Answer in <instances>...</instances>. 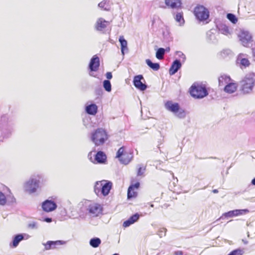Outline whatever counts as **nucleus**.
<instances>
[{
	"instance_id": "1",
	"label": "nucleus",
	"mask_w": 255,
	"mask_h": 255,
	"mask_svg": "<svg viewBox=\"0 0 255 255\" xmlns=\"http://www.w3.org/2000/svg\"><path fill=\"white\" fill-rule=\"evenodd\" d=\"M189 93L191 97L196 99H202L209 94L205 85L202 83H194L190 87Z\"/></svg>"
},
{
	"instance_id": "2",
	"label": "nucleus",
	"mask_w": 255,
	"mask_h": 255,
	"mask_svg": "<svg viewBox=\"0 0 255 255\" xmlns=\"http://www.w3.org/2000/svg\"><path fill=\"white\" fill-rule=\"evenodd\" d=\"M164 107L180 119H183L186 117V113L185 110L181 108L178 103L169 100L165 102Z\"/></svg>"
},
{
	"instance_id": "3",
	"label": "nucleus",
	"mask_w": 255,
	"mask_h": 255,
	"mask_svg": "<svg viewBox=\"0 0 255 255\" xmlns=\"http://www.w3.org/2000/svg\"><path fill=\"white\" fill-rule=\"evenodd\" d=\"M81 207V211L83 213L88 212L91 215L97 216L102 212V208L100 204L92 203L90 201H85L84 203L79 204Z\"/></svg>"
},
{
	"instance_id": "4",
	"label": "nucleus",
	"mask_w": 255,
	"mask_h": 255,
	"mask_svg": "<svg viewBox=\"0 0 255 255\" xmlns=\"http://www.w3.org/2000/svg\"><path fill=\"white\" fill-rule=\"evenodd\" d=\"M41 175H33L24 184L25 190L29 194L35 193L39 187V184L42 181Z\"/></svg>"
},
{
	"instance_id": "5",
	"label": "nucleus",
	"mask_w": 255,
	"mask_h": 255,
	"mask_svg": "<svg viewBox=\"0 0 255 255\" xmlns=\"http://www.w3.org/2000/svg\"><path fill=\"white\" fill-rule=\"evenodd\" d=\"M241 90L244 94H248L252 92L255 85V79L253 74L247 75L240 81Z\"/></svg>"
},
{
	"instance_id": "6",
	"label": "nucleus",
	"mask_w": 255,
	"mask_h": 255,
	"mask_svg": "<svg viewBox=\"0 0 255 255\" xmlns=\"http://www.w3.org/2000/svg\"><path fill=\"white\" fill-rule=\"evenodd\" d=\"M108 134L106 130L98 128L91 133V139L96 146L104 144L108 139Z\"/></svg>"
},
{
	"instance_id": "7",
	"label": "nucleus",
	"mask_w": 255,
	"mask_h": 255,
	"mask_svg": "<svg viewBox=\"0 0 255 255\" xmlns=\"http://www.w3.org/2000/svg\"><path fill=\"white\" fill-rule=\"evenodd\" d=\"M193 12L196 18L200 22L206 21L210 16L209 11L202 5H197L195 6Z\"/></svg>"
},
{
	"instance_id": "8",
	"label": "nucleus",
	"mask_w": 255,
	"mask_h": 255,
	"mask_svg": "<svg viewBox=\"0 0 255 255\" xmlns=\"http://www.w3.org/2000/svg\"><path fill=\"white\" fill-rule=\"evenodd\" d=\"M249 212L248 209H235L224 213L222 216L217 220V221L220 219H223L224 218H232L239 215H245Z\"/></svg>"
},
{
	"instance_id": "9",
	"label": "nucleus",
	"mask_w": 255,
	"mask_h": 255,
	"mask_svg": "<svg viewBox=\"0 0 255 255\" xmlns=\"http://www.w3.org/2000/svg\"><path fill=\"white\" fill-rule=\"evenodd\" d=\"M240 40L242 45L245 47H249L253 42L252 36L248 31L242 30L239 35Z\"/></svg>"
},
{
	"instance_id": "10",
	"label": "nucleus",
	"mask_w": 255,
	"mask_h": 255,
	"mask_svg": "<svg viewBox=\"0 0 255 255\" xmlns=\"http://www.w3.org/2000/svg\"><path fill=\"white\" fill-rule=\"evenodd\" d=\"M145 82L142 75L134 76L133 79V85L137 89L140 91H144L147 88V86L142 82Z\"/></svg>"
},
{
	"instance_id": "11",
	"label": "nucleus",
	"mask_w": 255,
	"mask_h": 255,
	"mask_svg": "<svg viewBox=\"0 0 255 255\" xmlns=\"http://www.w3.org/2000/svg\"><path fill=\"white\" fill-rule=\"evenodd\" d=\"M30 238V236L27 234L20 233L13 236L12 240L10 243L9 246L13 248L17 247L19 243L22 240H27Z\"/></svg>"
},
{
	"instance_id": "12",
	"label": "nucleus",
	"mask_w": 255,
	"mask_h": 255,
	"mask_svg": "<svg viewBox=\"0 0 255 255\" xmlns=\"http://www.w3.org/2000/svg\"><path fill=\"white\" fill-rule=\"evenodd\" d=\"M57 207L56 203L51 200L47 199L42 203L43 210L46 212H50L55 210Z\"/></svg>"
},
{
	"instance_id": "13",
	"label": "nucleus",
	"mask_w": 255,
	"mask_h": 255,
	"mask_svg": "<svg viewBox=\"0 0 255 255\" xmlns=\"http://www.w3.org/2000/svg\"><path fill=\"white\" fill-rule=\"evenodd\" d=\"M100 65L99 57L97 55H95L91 59L88 68L91 72H96L98 70Z\"/></svg>"
},
{
	"instance_id": "14",
	"label": "nucleus",
	"mask_w": 255,
	"mask_h": 255,
	"mask_svg": "<svg viewBox=\"0 0 255 255\" xmlns=\"http://www.w3.org/2000/svg\"><path fill=\"white\" fill-rule=\"evenodd\" d=\"M65 243V242L61 240L48 241L46 243H42V245L44 246L45 250H50L54 249L56 246L64 245Z\"/></svg>"
},
{
	"instance_id": "15",
	"label": "nucleus",
	"mask_w": 255,
	"mask_h": 255,
	"mask_svg": "<svg viewBox=\"0 0 255 255\" xmlns=\"http://www.w3.org/2000/svg\"><path fill=\"white\" fill-rule=\"evenodd\" d=\"M182 64L180 60L175 59L173 61L169 70L170 75L172 76L176 73L181 68Z\"/></svg>"
},
{
	"instance_id": "16",
	"label": "nucleus",
	"mask_w": 255,
	"mask_h": 255,
	"mask_svg": "<svg viewBox=\"0 0 255 255\" xmlns=\"http://www.w3.org/2000/svg\"><path fill=\"white\" fill-rule=\"evenodd\" d=\"M112 182L110 181L102 180V195L104 196H107L112 188Z\"/></svg>"
},
{
	"instance_id": "17",
	"label": "nucleus",
	"mask_w": 255,
	"mask_h": 255,
	"mask_svg": "<svg viewBox=\"0 0 255 255\" xmlns=\"http://www.w3.org/2000/svg\"><path fill=\"white\" fill-rule=\"evenodd\" d=\"M94 160L95 161H92V162L95 163H105L107 160V156L103 151H99L95 155Z\"/></svg>"
},
{
	"instance_id": "18",
	"label": "nucleus",
	"mask_w": 255,
	"mask_h": 255,
	"mask_svg": "<svg viewBox=\"0 0 255 255\" xmlns=\"http://www.w3.org/2000/svg\"><path fill=\"white\" fill-rule=\"evenodd\" d=\"M108 23V21L105 20L103 18H100L97 20L95 24V29L97 31H103L107 27V24Z\"/></svg>"
},
{
	"instance_id": "19",
	"label": "nucleus",
	"mask_w": 255,
	"mask_h": 255,
	"mask_svg": "<svg viewBox=\"0 0 255 255\" xmlns=\"http://www.w3.org/2000/svg\"><path fill=\"white\" fill-rule=\"evenodd\" d=\"M182 1H165V6L160 4V7L165 8L166 6L171 8H176L181 7Z\"/></svg>"
},
{
	"instance_id": "20",
	"label": "nucleus",
	"mask_w": 255,
	"mask_h": 255,
	"mask_svg": "<svg viewBox=\"0 0 255 255\" xmlns=\"http://www.w3.org/2000/svg\"><path fill=\"white\" fill-rule=\"evenodd\" d=\"M98 111V107L94 104L92 103L90 105H87L85 107V112L87 114L90 115H95Z\"/></svg>"
},
{
	"instance_id": "21",
	"label": "nucleus",
	"mask_w": 255,
	"mask_h": 255,
	"mask_svg": "<svg viewBox=\"0 0 255 255\" xmlns=\"http://www.w3.org/2000/svg\"><path fill=\"white\" fill-rule=\"evenodd\" d=\"M214 29H211L209 30L207 33V40L208 42L212 43H216L218 41L217 38L214 31Z\"/></svg>"
},
{
	"instance_id": "22",
	"label": "nucleus",
	"mask_w": 255,
	"mask_h": 255,
	"mask_svg": "<svg viewBox=\"0 0 255 255\" xmlns=\"http://www.w3.org/2000/svg\"><path fill=\"white\" fill-rule=\"evenodd\" d=\"M237 88V86L236 83H229L225 86L224 90L227 93L232 94L236 91Z\"/></svg>"
},
{
	"instance_id": "23",
	"label": "nucleus",
	"mask_w": 255,
	"mask_h": 255,
	"mask_svg": "<svg viewBox=\"0 0 255 255\" xmlns=\"http://www.w3.org/2000/svg\"><path fill=\"white\" fill-rule=\"evenodd\" d=\"M119 42L121 44V49L122 54L124 55L125 54V51H128V42L124 38L123 36H121L119 38Z\"/></svg>"
},
{
	"instance_id": "24",
	"label": "nucleus",
	"mask_w": 255,
	"mask_h": 255,
	"mask_svg": "<svg viewBox=\"0 0 255 255\" xmlns=\"http://www.w3.org/2000/svg\"><path fill=\"white\" fill-rule=\"evenodd\" d=\"M145 63L149 68L154 71H158L160 68V64L159 63H153L149 59H146Z\"/></svg>"
},
{
	"instance_id": "25",
	"label": "nucleus",
	"mask_w": 255,
	"mask_h": 255,
	"mask_svg": "<svg viewBox=\"0 0 255 255\" xmlns=\"http://www.w3.org/2000/svg\"><path fill=\"white\" fill-rule=\"evenodd\" d=\"M101 244V240L98 237H94L91 238L89 241L90 245L94 248H98Z\"/></svg>"
},
{
	"instance_id": "26",
	"label": "nucleus",
	"mask_w": 255,
	"mask_h": 255,
	"mask_svg": "<svg viewBox=\"0 0 255 255\" xmlns=\"http://www.w3.org/2000/svg\"><path fill=\"white\" fill-rule=\"evenodd\" d=\"M175 19L177 22L179 23L180 26H183L185 23V20L183 17L182 12H177L175 15Z\"/></svg>"
},
{
	"instance_id": "27",
	"label": "nucleus",
	"mask_w": 255,
	"mask_h": 255,
	"mask_svg": "<svg viewBox=\"0 0 255 255\" xmlns=\"http://www.w3.org/2000/svg\"><path fill=\"white\" fill-rule=\"evenodd\" d=\"M102 181H97L94 186V192L98 196L102 195Z\"/></svg>"
},
{
	"instance_id": "28",
	"label": "nucleus",
	"mask_w": 255,
	"mask_h": 255,
	"mask_svg": "<svg viewBox=\"0 0 255 255\" xmlns=\"http://www.w3.org/2000/svg\"><path fill=\"white\" fill-rule=\"evenodd\" d=\"M132 155L130 154H128L126 153L123 155V156L120 158V161L121 163L124 164H128L131 160Z\"/></svg>"
},
{
	"instance_id": "29",
	"label": "nucleus",
	"mask_w": 255,
	"mask_h": 255,
	"mask_svg": "<svg viewBox=\"0 0 255 255\" xmlns=\"http://www.w3.org/2000/svg\"><path fill=\"white\" fill-rule=\"evenodd\" d=\"M156 50L155 57L158 60H161L163 58L165 53L164 52V48H155Z\"/></svg>"
},
{
	"instance_id": "30",
	"label": "nucleus",
	"mask_w": 255,
	"mask_h": 255,
	"mask_svg": "<svg viewBox=\"0 0 255 255\" xmlns=\"http://www.w3.org/2000/svg\"><path fill=\"white\" fill-rule=\"evenodd\" d=\"M218 28L219 31L224 35H227L230 33L229 27L226 25L221 24L218 27Z\"/></svg>"
},
{
	"instance_id": "31",
	"label": "nucleus",
	"mask_w": 255,
	"mask_h": 255,
	"mask_svg": "<svg viewBox=\"0 0 255 255\" xmlns=\"http://www.w3.org/2000/svg\"><path fill=\"white\" fill-rule=\"evenodd\" d=\"M230 80V78L229 76H228L227 75H221L218 78V82H219V86L223 85L224 82L226 83Z\"/></svg>"
},
{
	"instance_id": "32",
	"label": "nucleus",
	"mask_w": 255,
	"mask_h": 255,
	"mask_svg": "<svg viewBox=\"0 0 255 255\" xmlns=\"http://www.w3.org/2000/svg\"><path fill=\"white\" fill-rule=\"evenodd\" d=\"M227 18L232 23L236 24L238 21V18L235 14L229 13L227 14Z\"/></svg>"
},
{
	"instance_id": "33",
	"label": "nucleus",
	"mask_w": 255,
	"mask_h": 255,
	"mask_svg": "<svg viewBox=\"0 0 255 255\" xmlns=\"http://www.w3.org/2000/svg\"><path fill=\"white\" fill-rule=\"evenodd\" d=\"M220 54L221 57L223 58L233 56V53L232 51L229 49H224L221 52Z\"/></svg>"
},
{
	"instance_id": "34",
	"label": "nucleus",
	"mask_w": 255,
	"mask_h": 255,
	"mask_svg": "<svg viewBox=\"0 0 255 255\" xmlns=\"http://www.w3.org/2000/svg\"><path fill=\"white\" fill-rule=\"evenodd\" d=\"M103 87L105 89V90L110 92L112 90V85L110 81L108 80H105L103 81Z\"/></svg>"
},
{
	"instance_id": "35",
	"label": "nucleus",
	"mask_w": 255,
	"mask_h": 255,
	"mask_svg": "<svg viewBox=\"0 0 255 255\" xmlns=\"http://www.w3.org/2000/svg\"><path fill=\"white\" fill-rule=\"evenodd\" d=\"M107 1H101L99 4L98 6L105 10L110 9V5Z\"/></svg>"
},
{
	"instance_id": "36",
	"label": "nucleus",
	"mask_w": 255,
	"mask_h": 255,
	"mask_svg": "<svg viewBox=\"0 0 255 255\" xmlns=\"http://www.w3.org/2000/svg\"><path fill=\"white\" fill-rule=\"evenodd\" d=\"M244 253L243 249L238 248L231 251L228 255H243Z\"/></svg>"
},
{
	"instance_id": "37",
	"label": "nucleus",
	"mask_w": 255,
	"mask_h": 255,
	"mask_svg": "<svg viewBox=\"0 0 255 255\" xmlns=\"http://www.w3.org/2000/svg\"><path fill=\"white\" fill-rule=\"evenodd\" d=\"M136 196L137 192L135 191L132 188L131 190H129V188H128L127 193V197L128 199L135 197Z\"/></svg>"
},
{
	"instance_id": "38",
	"label": "nucleus",
	"mask_w": 255,
	"mask_h": 255,
	"mask_svg": "<svg viewBox=\"0 0 255 255\" xmlns=\"http://www.w3.org/2000/svg\"><path fill=\"white\" fill-rule=\"evenodd\" d=\"M27 228L31 230H37L38 228L37 222L35 221L29 222L27 224Z\"/></svg>"
},
{
	"instance_id": "39",
	"label": "nucleus",
	"mask_w": 255,
	"mask_h": 255,
	"mask_svg": "<svg viewBox=\"0 0 255 255\" xmlns=\"http://www.w3.org/2000/svg\"><path fill=\"white\" fill-rule=\"evenodd\" d=\"M138 168L137 169V176H141L143 175V174L144 173V172L145 171V169H146L145 166H144L143 165V164L138 165Z\"/></svg>"
},
{
	"instance_id": "40",
	"label": "nucleus",
	"mask_w": 255,
	"mask_h": 255,
	"mask_svg": "<svg viewBox=\"0 0 255 255\" xmlns=\"http://www.w3.org/2000/svg\"><path fill=\"white\" fill-rule=\"evenodd\" d=\"M140 215L138 213H136L131 215L128 219L132 222V224L137 222L139 219Z\"/></svg>"
},
{
	"instance_id": "41",
	"label": "nucleus",
	"mask_w": 255,
	"mask_h": 255,
	"mask_svg": "<svg viewBox=\"0 0 255 255\" xmlns=\"http://www.w3.org/2000/svg\"><path fill=\"white\" fill-rule=\"evenodd\" d=\"M240 65L244 67L249 66L250 64L249 60L247 58H243L240 60Z\"/></svg>"
},
{
	"instance_id": "42",
	"label": "nucleus",
	"mask_w": 255,
	"mask_h": 255,
	"mask_svg": "<svg viewBox=\"0 0 255 255\" xmlns=\"http://www.w3.org/2000/svg\"><path fill=\"white\" fill-rule=\"evenodd\" d=\"M124 146L121 147L118 150L116 154V158H118L120 160V158L123 156L124 154L126 153H124Z\"/></svg>"
},
{
	"instance_id": "43",
	"label": "nucleus",
	"mask_w": 255,
	"mask_h": 255,
	"mask_svg": "<svg viewBox=\"0 0 255 255\" xmlns=\"http://www.w3.org/2000/svg\"><path fill=\"white\" fill-rule=\"evenodd\" d=\"M6 202V197L5 195L0 191V205L3 206Z\"/></svg>"
},
{
	"instance_id": "44",
	"label": "nucleus",
	"mask_w": 255,
	"mask_h": 255,
	"mask_svg": "<svg viewBox=\"0 0 255 255\" xmlns=\"http://www.w3.org/2000/svg\"><path fill=\"white\" fill-rule=\"evenodd\" d=\"M12 127L11 126L7 125L6 129H7L8 132L7 133H5L4 131H3L2 135L3 137H7L9 134H10L12 132Z\"/></svg>"
},
{
	"instance_id": "45",
	"label": "nucleus",
	"mask_w": 255,
	"mask_h": 255,
	"mask_svg": "<svg viewBox=\"0 0 255 255\" xmlns=\"http://www.w3.org/2000/svg\"><path fill=\"white\" fill-rule=\"evenodd\" d=\"M166 229L164 228H160L158 231L157 234L160 238H162L163 236H165L166 234Z\"/></svg>"
},
{
	"instance_id": "46",
	"label": "nucleus",
	"mask_w": 255,
	"mask_h": 255,
	"mask_svg": "<svg viewBox=\"0 0 255 255\" xmlns=\"http://www.w3.org/2000/svg\"><path fill=\"white\" fill-rule=\"evenodd\" d=\"M139 186H140L139 182H136V183H135L134 184H131L129 186L128 188H129V190H131L132 188L134 190L137 189L139 187Z\"/></svg>"
},
{
	"instance_id": "47",
	"label": "nucleus",
	"mask_w": 255,
	"mask_h": 255,
	"mask_svg": "<svg viewBox=\"0 0 255 255\" xmlns=\"http://www.w3.org/2000/svg\"><path fill=\"white\" fill-rule=\"evenodd\" d=\"M103 93V90L102 89V88L100 87L99 88H97L95 90V93L98 97H101L102 96Z\"/></svg>"
},
{
	"instance_id": "48",
	"label": "nucleus",
	"mask_w": 255,
	"mask_h": 255,
	"mask_svg": "<svg viewBox=\"0 0 255 255\" xmlns=\"http://www.w3.org/2000/svg\"><path fill=\"white\" fill-rule=\"evenodd\" d=\"M132 224H133L132 222L130 221V220H129V219H128V220L124 222L123 226L124 227L127 228Z\"/></svg>"
},
{
	"instance_id": "49",
	"label": "nucleus",
	"mask_w": 255,
	"mask_h": 255,
	"mask_svg": "<svg viewBox=\"0 0 255 255\" xmlns=\"http://www.w3.org/2000/svg\"><path fill=\"white\" fill-rule=\"evenodd\" d=\"M177 54H178V56L182 58L183 60V61H185L186 60V56L181 51H177L176 52Z\"/></svg>"
},
{
	"instance_id": "50",
	"label": "nucleus",
	"mask_w": 255,
	"mask_h": 255,
	"mask_svg": "<svg viewBox=\"0 0 255 255\" xmlns=\"http://www.w3.org/2000/svg\"><path fill=\"white\" fill-rule=\"evenodd\" d=\"M106 76L108 80L111 79L113 77L112 74L111 72H107L106 74Z\"/></svg>"
},
{
	"instance_id": "51",
	"label": "nucleus",
	"mask_w": 255,
	"mask_h": 255,
	"mask_svg": "<svg viewBox=\"0 0 255 255\" xmlns=\"http://www.w3.org/2000/svg\"><path fill=\"white\" fill-rule=\"evenodd\" d=\"M52 218L46 217L44 219V221L47 222V223H51L52 222Z\"/></svg>"
},
{
	"instance_id": "52",
	"label": "nucleus",
	"mask_w": 255,
	"mask_h": 255,
	"mask_svg": "<svg viewBox=\"0 0 255 255\" xmlns=\"http://www.w3.org/2000/svg\"><path fill=\"white\" fill-rule=\"evenodd\" d=\"M174 255H183V252L180 251H176L174 252Z\"/></svg>"
},
{
	"instance_id": "53",
	"label": "nucleus",
	"mask_w": 255,
	"mask_h": 255,
	"mask_svg": "<svg viewBox=\"0 0 255 255\" xmlns=\"http://www.w3.org/2000/svg\"><path fill=\"white\" fill-rule=\"evenodd\" d=\"M164 52L165 54L166 53L169 52L170 51V48L169 47H167L166 48H164Z\"/></svg>"
},
{
	"instance_id": "54",
	"label": "nucleus",
	"mask_w": 255,
	"mask_h": 255,
	"mask_svg": "<svg viewBox=\"0 0 255 255\" xmlns=\"http://www.w3.org/2000/svg\"><path fill=\"white\" fill-rule=\"evenodd\" d=\"M251 184L255 186V177L252 180Z\"/></svg>"
},
{
	"instance_id": "55",
	"label": "nucleus",
	"mask_w": 255,
	"mask_h": 255,
	"mask_svg": "<svg viewBox=\"0 0 255 255\" xmlns=\"http://www.w3.org/2000/svg\"><path fill=\"white\" fill-rule=\"evenodd\" d=\"M212 192L214 193H218V189H214V190H213Z\"/></svg>"
},
{
	"instance_id": "56",
	"label": "nucleus",
	"mask_w": 255,
	"mask_h": 255,
	"mask_svg": "<svg viewBox=\"0 0 255 255\" xmlns=\"http://www.w3.org/2000/svg\"><path fill=\"white\" fill-rule=\"evenodd\" d=\"M243 241L244 242L245 244H247L248 243V242L247 241H244V240H243Z\"/></svg>"
},
{
	"instance_id": "57",
	"label": "nucleus",
	"mask_w": 255,
	"mask_h": 255,
	"mask_svg": "<svg viewBox=\"0 0 255 255\" xmlns=\"http://www.w3.org/2000/svg\"><path fill=\"white\" fill-rule=\"evenodd\" d=\"M150 207H153V204H151L150 205Z\"/></svg>"
},
{
	"instance_id": "58",
	"label": "nucleus",
	"mask_w": 255,
	"mask_h": 255,
	"mask_svg": "<svg viewBox=\"0 0 255 255\" xmlns=\"http://www.w3.org/2000/svg\"><path fill=\"white\" fill-rule=\"evenodd\" d=\"M113 255H119L118 254L116 253V254H113Z\"/></svg>"
},
{
	"instance_id": "59",
	"label": "nucleus",
	"mask_w": 255,
	"mask_h": 255,
	"mask_svg": "<svg viewBox=\"0 0 255 255\" xmlns=\"http://www.w3.org/2000/svg\"><path fill=\"white\" fill-rule=\"evenodd\" d=\"M248 226H251V223H249L248 224Z\"/></svg>"
},
{
	"instance_id": "60",
	"label": "nucleus",
	"mask_w": 255,
	"mask_h": 255,
	"mask_svg": "<svg viewBox=\"0 0 255 255\" xmlns=\"http://www.w3.org/2000/svg\"><path fill=\"white\" fill-rule=\"evenodd\" d=\"M248 236L249 237V233H248Z\"/></svg>"
}]
</instances>
